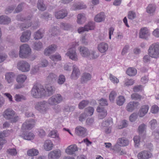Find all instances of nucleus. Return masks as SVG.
Returning a JSON list of instances; mask_svg holds the SVG:
<instances>
[{
	"instance_id": "obj_1",
	"label": "nucleus",
	"mask_w": 159,
	"mask_h": 159,
	"mask_svg": "<svg viewBox=\"0 0 159 159\" xmlns=\"http://www.w3.org/2000/svg\"><path fill=\"white\" fill-rule=\"evenodd\" d=\"M31 94L35 98L42 97L45 96V90L40 85H34L31 91Z\"/></svg>"
},
{
	"instance_id": "obj_2",
	"label": "nucleus",
	"mask_w": 159,
	"mask_h": 159,
	"mask_svg": "<svg viewBox=\"0 0 159 159\" xmlns=\"http://www.w3.org/2000/svg\"><path fill=\"white\" fill-rule=\"evenodd\" d=\"M15 115V112L10 108L6 109L3 113L4 117L12 123L16 122L19 120L18 116Z\"/></svg>"
},
{
	"instance_id": "obj_3",
	"label": "nucleus",
	"mask_w": 159,
	"mask_h": 159,
	"mask_svg": "<svg viewBox=\"0 0 159 159\" xmlns=\"http://www.w3.org/2000/svg\"><path fill=\"white\" fill-rule=\"evenodd\" d=\"M31 52V49L28 44H23L20 46L19 52L20 57L27 58L30 55Z\"/></svg>"
},
{
	"instance_id": "obj_4",
	"label": "nucleus",
	"mask_w": 159,
	"mask_h": 159,
	"mask_svg": "<svg viewBox=\"0 0 159 159\" xmlns=\"http://www.w3.org/2000/svg\"><path fill=\"white\" fill-rule=\"evenodd\" d=\"M63 100V98L61 95L59 93H57L50 97L48 102L50 105H56L61 102Z\"/></svg>"
},
{
	"instance_id": "obj_5",
	"label": "nucleus",
	"mask_w": 159,
	"mask_h": 159,
	"mask_svg": "<svg viewBox=\"0 0 159 159\" xmlns=\"http://www.w3.org/2000/svg\"><path fill=\"white\" fill-rule=\"evenodd\" d=\"M148 51L150 57L155 58H157L159 54V44H152L150 46Z\"/></svg>"
},
{
	"instance_id": "obj_6",
	"label": "nucleus",
	"mask_w": 159,
	"mask_h": 159,
	"mask_svg": "<svg viewBox=\"0 0 159 159\" xmlns=\"http://www.w3.org/2000/svg\"><path fill=\"white\" fill-rule=\"evenodd\" d=\"M17 67L21 71L27 72L30 70V65L26 61H21L18 63Z\"/></svg>"
},
{
	"instance_id": "obj_7",
	"label": "nucleus",
	"mask_w": 159,
	"mask_h": 159,
	"mask_svg": "<svg viewBox=\"0 0 159 159\" xmlns=\"http://www.w3.org/2000/svg\"><path fill=\"white\" fill-rule=\"evenodd\" d=\"M95 27V23L93 21H90L84 27L80 28L78 29V32L79 33H81L85 31H89V30H92L94 29Z\"/></svg>"
},
{
	"instance_id": "obj_8",
	"label": "nucleus",
	"mask_w": 159,
	"mask_h": 159,
	"mask_svg": "<svg viewBox=\"0 0 159 159\" xmlns=\"http://www.w3.org/2000/svg\"><path fill=\"white\" fill-rule=\"evenodd\" d=\"M61 155V151L57 149L50 152L48 155V159H58Z\"/></svg>"
},
{
	"instance_id": "obj_9",
	"label": "nucleus",
	"mask_w": 159,
	"mask_h": 159,
	"mask_svg": "<svg viewBox=\"0 0 159 159\" xmlns=\"http://www.w3.org/2000/svg\"><path fill=\"white\" fill-rule=\"evenodd\" d=\"M46 103L45 101L37 102L35 106V109L40 112L44 113L46 110Z\"/></svg>"
},
{
	"instance_id": "obj_10",
	"label": "nucleus",
	"mask_w": 159,
	"mask_h": 159,
	"mask_svg": "<svg viewBox=\"0 0 159 159\" xmlns=\"http://www.w3.org/2000/svg\"><path fill=\"white\" fill-rule=\"evenodd\" d=\"M75 132L77 135L82 137H85L87 135V129L81 126H78L75 128Z\"/></svg>"
},
{
	"instance_id": "obj_11",
	"label": "nucleus",
	"mask_w": 159,
	"mask_h": 159,
	"mask_svg": "<svg viewBox=\"0 0 159 159\" xmlns=\"http://www.w3.org/2000/svg\"><path fill=\"white\" fill-rule=\"evenodd\" d=\"M152 156V154L149 151H143L139 152L137 155L139 159H148Z\"/></svg>"
},
{
	"instance_id": "obj_12",
	"label": "nucleus",
	"mask_w": 159,
	"mask_h": 159,
	"mask_svg": "<svg viewBox=\"0 0 159 159\" xmlns=\"http://www.w3.org/2000/svg\"><path fill=\"white\" fill-rule=\"evenodd\" d=\"M139 103L138 102H130L127 105L126 109L127 111L132 112L135 109L139 107Z\"/></svg>"
},
{
	"instance_id": "obj_13",
	"label": "nucleus",
	"mask_w": 159,
	"mask_h": 159,
	"mask_svg": "<svg viewBox=\"0 0 159 159\" xmlns=\"http://www.w3.org/2000/svg\"><path fill=\"white\" fill-rule=\"evenodd\" d=\"M31 32L29 30H27L22 33L20 38V41L22 42H26L30 39Z\"/></svg>"
},
{
	"instance_id": "obj_14",
	"label": "nucleus",
	"mask_w": 159,
	"mask_h": 159,
	"mask_svg": "<svg viewBox=\"0 0 159 159\" xmlns=\"http://www.w3.org/2000/svg\"><path fill=\"white\" fill-rule=\"evenodd\" d=\"M66 54L73 60L77 61L78 60L77 55L75 48L70 49Z\"/></svg>"
},
{
	"instance_id": "obj_15",
	"label": "nucleus",
	"mask_w": 159,
	"mask_h": 159,
	"mask_svg": "<svg viewBox=\"0 0 159 159\" xmlns=\"http://www.w3.org/2000/svg\"><path fill=\"white\" fill-rule=\"evenodd\" d=\"M68 14V11L66 9H62L55 13L56 17L58 19H63Z\"/></svg>"
},
{
	"instance_id": "obj_16",
	"label": "nucleus",
	"mask_w": 159,
	"mask_h": 159,
	"mask_svg": "<svg viewBox=\"0 0 159 159\" xmlns=\"http://www.w3.org/2000/svg\"><path fill=\"white\" fill-rule=\"evenodd\" d=\"M73 70L70 76L71 79H77L80 75V71L78 67L75 65L73 66Z\"/></svg>"
},
{
	"instance_id": "obj_17",
	"label": "nucleus",
	"mask_w": 159,
	"mask_h": 159,
	"mask_svg": "<svg viewBox=\"0 0 159 159\" xmlns=\"http://www.w3.org/2000/svg\"><path fill=\"white\" fill-rule=\"evenodd\" d=\"M150 33L146 28L141 29L139 34V37L140 38L147 39Z\"/></svg>"
},
{
	"instance_id": "obj_18",
	"label": "nucleus",
	"mask_w": 159,
	"mask_h": 159,
	"mask_svg": "<svg viewBox=\"0 0 159 159\" xmlns=\"http://www.w3.org/2000/svg\"><path fill=\"white\" fill-rule=\"evenodd\" d=\"M80 53L82 56L88 57L90 55V52L88 49L84 46H80L78 48Z\"/></svg>"
},
{
	"instance_id": "obj_19",
	"label": "nucleus",
	"mask_w": 159,
	"mask_h": 159,
	"mask_svg": "<svg viewBox=\"0 0 159 159\" xmlns=\"http://www.w3.org/2000/svg\"><path fill=\"white\" fill-rule=\"evenodd\" d=\"M78 150V148L76 145H70L66 149V152L69 155H72L74 153Z\"/></svg>"
},
{
	"instance_id": "obj_20",
	"label": "nucleus",
	"mask_w": 159,
	"mask_h": 159,
	"mask_svg": "<svg viewBox=\"0 0 159 159\" xmlns=\"http://www.w3.org/2000/svg\"><path fill=\"white\" fill-rule=\"evenodd\" d=\"M45 90V96H49L53 94L55 92V88L52 86L50 85H47Z\"/></svg>"
},
{
	"instance_id": "obj_21",
	"label": "nucleus",
	"mask_w": 159,
	"mask_h": 159,
	"mask_svg": "<svg viewBox=\"0 0 159 159\" xmlns=\"http://www.w3.org/2000/svg\"><path fill=\"white\" fill-rule=\"evenodd\" d=\"M31 16H30L24 19V20L27 21V24L26 23H20V28L21 30H24L31 26V23L30 22V21H28L31 19Z\"/></svg>"
},
{
	"instance_id": "obj_22",
	"label": "nucleus",
	"mask_w": 159,
	"mask_h": 159,
	"mask_svg": "<svg viewBox=\"0 0 159 159\" xmlns=\"http://www.w3.org/2000/svg\"><path fill=\"white\" fill-rule=\"evenodd\" d=\"M106 16L105 13L102 12L96 15L94 18V20L97 22H101L105 20Z\"/></svg>"
},
{
	"instance_id": "obj_23",
	"label": "nucleus",
	"mask_w": 159,
	"mask_h": 159,
	"mask_svg": "<svg viewBox=\"0 0 159 159\" xmlns=\"http://www.w3.org/2000/svg\"><path fill=\"white\" fill-rule=\"evenodd\" d=\"M149 107L148 105H144L141 107L138 115L140 117H142L144 116L148 112Z\"/></svg>"
},
{
	"instance_id": "obj_24",
	"label": "nucleus",
	"mask_w": 159,
	"mask_h": 159,
	"mask_svg": "<svg viewBox=\"0 0 159 159\" xmlns=\"http://www.w3.org/2000/svg\"><path fill=\"white\" fill-rule=\"evenodd\" d=\"M108 46L107 43H101L98 46V49L99 51L102 53L105 52L108 50Z\"/></svg>"
},
{
	"instance_id": "obj_25",
	"label": "nucleus",
	"mask_w": 159,
	"mask_h": 159,
	"mask_svg": "<svg viewBox=\"0 0 159 159\" xmlns=\"http://www.w3.org/2000/svg\"><path fill=\"white\" fill-rule=\"evenodd\" d=\"M57 48L55 44H52L48 48H46L44 53L46 55H49L50 54L54 52Z\"/></svg>"
},
{
	"instance_id": "obj_26",
	"label": "nucleus",
	"mask_w": 159,
	"mask_h": 159,
	"mask_svg": "<svg viewBox=\"0 0 159 159\" xmlns=\"http://www.w3.org/2000/svg\"><path fill=\"white\" fill-rule=\"evenodd\" d=\"M91 75L89 73H85L83 74L81 79V82L82 84L86 83L91 80Z\"/></svg>"
},
{
	"instance_id": "obj_27",
	"label": "nucleus",
	"mask_w": 159,
	"mask_h": 159,
	"mask_svg": "<svg viewBox=\"0 0 159 159\" xmlns=\"http://www.w3.org/2000/svg\"><path fill=\"white\" fill-rule=\"evenodd\" d=\"M86 18L83 13L79 14L77 16V22L79 24H82L86 21Z\"/></svg>"
},
{
	"instance_id": "obj_28",
	"label": "nucleus",
	"mask_w": 159,
	"mask_h": 159,
	"mask_svg": "<svg viewBox=\"0 0 159 159\" xmlns=\"http://www.w3.org/2000/svg\"><path fill=\"white\" fill-rule=\"evenodd\" d=\"M57 79V76L55 74L51 73H50L47 77V81L50 83H54L56 81Z\"/></svg>"
},
{
	"instance_id": "obj_29",
	"label": "nucleus",
	"mask_w": 159,
	"mask_h": 159,
	"mask_svg": "<svg viewBox=\"0 0 159 159\" xmlns=\"http://www.w3.org/2000/svg\"><path fill=\"white\" fill-rule=\"evenodd\" d=\"M146 129V125L143 124L139 125L138 128L139 135L140 136H143V139H144L145 137V131Z\"/></svg>"
},
{
	"instance_id": "obj_30",
	"label": "nucleus",
	"mask_w": 159,
	"mask_h": 159,
	"mask_svg": "<svg viewBox=\"0 0 159 159\" xmlns=\"http://www.w3.org/2000/svg\"><path fill=\"white\" fill-rule=\"evenodd\" d=\"M15 76L14 74L12 72L7 73L5 74V79L9 84L12 82Z\"/></svg>"
},
{
	"instance_id": "obj_31",
	"label": "nucleus",
	"mask_w": 159,
	"mask_h": 159,
	"mask_svg": "<svg viewBox=\"0 0 159 159\" xmlns=\"http://www.w3.org/2000/svg\"><path fill=\"white\" fill-rule=\"evenodd\" d=\"M21 136L25 139L30 140L33 139L34 137V134L31 132H24Z\"/></svg>"
},
{
	"instance_id": "obj_32",
	"label": "nucleus",
	"mask_w": 159,
	"mask_h": 159,
	"mask_svg": "<svg viewBox=\"0 0 159 159\" xmlns=\"http://www.w3.org/2000/svg\"><path fill=\"white\" fill-rule=\"evenodd\" d=\"M44 147L46 150L47 151L50 150L52 149L53 143L50 140H46L44 142Z\"/></svg>"
},
{
	"instance_id": "obj_33",
	"label": "nucleus",
	"mask_w": 159,
	"mask_h": 159,
	"mask_svg": "<svg viewBox=\"0 0 159 159\" xmlns=\"http://www.w3.org/2000/svg\"><path fill=\"white\" fill-rule=\"evenodd\" d=\"M43 48L42 43L40 41H36L33 43L32 48L34 50L37 51L40 50Z\"/></svg>"
},
{
	"instance_id": "obj_34",
	"label": "nucleus",
	"mask_w": 159,
	"mask_h": 159,
	"mask_svg": "<svg viewBox=\"0 0 159 159\" xmlns=\"http://www.w3.org/2000/svg\"><path fill=\"white\" fill-rule=\"evenodd\" d=\"M37 7L38 9L42 11H45L47 8L46 6L44 3L43 0H38Z\"/></svg>"
},
{
	"instance_id": "obj_35",
	"label": "nucleus",
	"mask_w": 159,
	"mask_h": 159,
	"mask_svg": "<svg viewBox=\"0 0 159 159\" xmlns=\"http://www.w3.org/2000/svg\"><path fill=\"white\" fill-rule=\"evenodd\" d=\"M43 31L39 30L35 32L34 35V38L35 40H38L42 38L43 36Z\"/></svg>"
},
{
	"instance_id": "obj_36",
	"label": "nucleus",
	"mask_w": 159,
	"mask_h": 159,
	"mask_svg": "<svg viewBox=\"0 0 159 159\" xmlns=\"http://www.w3.org/2000/svg\"><path fill=\"white\" fill-rule=\"evenodd\" d=\"M33 126L34 125L31 124L30 121H27L23 124L22 128V129L25 130H30Z\"/></svg>"
},
{
	"instance_id": "obj_37",
	"label": "nucleus",
	"mask_w": 159,
	"mask_h": 159,
	"mask_svg": "<svg viewBox=\"0 0 159 159\" xmlns=\"http://www.w3.org/2000/svg\"><path fill=\"white\" fill-rule=\"evenodd\" d=\"M11 21V19L6 16H0V23L2 24H7Z\"/></svg>"
},
{
	"instance_id": "obj_38",
	"label": "nucleus",
	"mask_w": 159,
	"mask_h": 159,
	"mask_svg": "<svg viewBox=\"0 0 159 159\" xmlns=\"http://www.w3.org/2000/svg\"><path fill=\"white\" fill-rule=\"evenodd\" d=\"M156 9V7L155 5L149 4L146 8V11L149 14H152L155 11Z\"/></svg>"
},
{
	"instance_id": "obj_39",
	"label": "nucleus",
	"mask_w": 159,
	"mask_h": 159,
	"mask_svg": "<svg viewBox=\"0 0 159 159\" xmlns=\"http://www.w3.org/2000/svg\"><path fill=\"white\" fill-rule=\"evenodd\" d=\"M126 73L129 76H133L137 74V70L133 67L128 68L126 71Z\"/></svg>"
},
{
	"instance_id": "obj_40",
	"label": "nucleus",
	"mask_w": 159,
	"mask_h": 159,
	"mask_svg": "<svg viewBox=\"0 0 159 159\" xmlns=\"http://www.w3.org/2000/svg\"><path fill=\"white\" fill-rule=\"evenodd\" d=\"M27 79V76L25 75H19L16 78V81L19 84H23Z\"/></svg>"
},
{
	"instance_id": "obj_41",
	"label": "nucleus",
	"mask_w": 159,
	"mask_h": 159,
	"mask_svg": "<svg viewBox=\"0 0 159 159\" xmlns=\"http://www.w3.org/2000/svg\"><path fill=\"white\" fill-rule=\"evenodd\" d=\"M39 153L38 150L35 148H32L28 150L27 152V155L30 156L37 155Z\"/></svg>"
},
{
	"instance_id": "obj_42",
	"label": "nucleus",
	"mask_w": 159,
	"mask_h": 159,
	"mask_svg": "<svg viewBox=\"0 0 159 159\" xmlns=\"http://www.w3.org/2000/svg\"><path fill=\"white\" fill-rule=\"evenodd\" d=\"M125 97L122 96H119L116 99V104L119 106H121L125 102Z\"/></svg>"
},
{
	"instance_id": "obj_43",
	"label": "nucleus",
	"mask_w": 159,
	"mask_h": 159,
	"mask_svg": "<svg viewBox=\"0 0 159 159\" xmlns=\"http://www.w3.org/2000/svg\"><path fill=\"white\" fill-rule=\"evenodd\" d=\"M94 109L92 107H89L85 110L84 113L87 116H92L93 113Z\"/></svg>"
},
{
	"instance_id": "obj_44",
	"label": "nucleus",
	"mask_w": 159,
	"mask_h": 159,
	"mask_svg": "<svg viewBox=\"0 0 159 159\" xmlns=\"http://www.w3.org/2000/svg\"><path fill=\"white\" fill-rule=\"evenodd\" d=\"M118 142L120 144V146H126L129 143L128 140L124 138H119L118 140Z\"/></svg>"
},
{
	"instance_id": "obj_45",
	"label": "nucleus",
	"mask_w": 159,
	"mask_h": 159,
	"mask_svg": "<svg viewBox=\"0 0 159 159\" xmlns=\"http://www.w3.org/2000/svg\"><path fill=\"white\" fill-rule=\"evenodd\" d=\"M61 28L64 30H68L71 27V25L68 23H61L60 25Z\"/></svg>"
},
{
	"instance_id": "obj_46",
	"label": "nucleus",
	"mask_w": 159,
	"mask_h": 159,
	"mask_svg": "<svg viewBox=\"0 0 159 159\" xmlns=\"http://www.w3.org/2000/svg\"><path fill=\"white\" fill-rule=\"evenodd\" d=\"M99 56V54L97 53L95 51L92 50L90 52V55L89 57H90V59H94L98 58Z\"/></svg>"
},
{
	"instance_id": "obj_47",
	"label": "nucleus",
	"mask_w": 159,
	"mask_h": 159,
	"mask_svg": "<svg viewBox=\"0 0 159 159\" xmlns=\"http://www.w3.org/2000/svg\"><path fill=\"white\" fill-rule=\"evenodd\" d=\"M89 103L88 101L87 100H83L79 104V107L80 109H83L87 106Z\"/></svg>"
},
{
	"instance_id": "obj_48",
	"label": "nucleus",
	"mask_w": 159,
	"mask_h": 159,
	"mask_svg": "<svg viewBox=\"0 0 159 159\" xmlns=\"http://www.w3.org/2000/svg\"><path fill=\"white\" fill-rule=\"evenodd\" d=\"M132 100H140L142 98L141 95L138 93H135L132 94L131 96Z\"/></svg>"
},
{
	"instance_id": "obj_49",
	"label": "nucleus",
	"mask_w": 159,
	"mask_h": 159,
	"mask_svg": "<svg viewBox=\"0 0 159 159\" xmlns=\"http://www.w3.org/2000/svg\"><path fill=\"white\" fill-rule=\"evenodd\" d=\"M66 80L65 76L63 75H60L58 77V79L57 80V83L59 84H63Z\"/></svg>"
},
{
	"instance_id": "obj_50",
	"label": "nucleus",
	"mask_w": 159,
	"mask_h": 159,
	"mask_svg": "<svg viewBox=\"0 0 159 159\" xmlns=\"http://www.w3.org/2000/svg\"><path fill=\"white\" fill-rule=\"evenodd\" d=\"M117 96L116 93L114 91H112L109 95V99L111 102H113L116 97Z\"/></svg>"
},
{
	"instance_id": "obj_51",
	"label": "nucleus",
	"mask_w": 159,
	"mask_h": 159,
	"mask_svg": "<svg viewBox=\"0 0 159 159\" xmlns=\"http://www.w3.org/2000/svg\"><path fill=\"white\" fill-rule=\"evenodd\" d=\"M141 137L143 138V136H140V135L139 136H135L134 137L133 140L136 147H138L139 146Z\"/></svg>"
},
{
	"instance_id": "obj_52",
	"label": "nucleus",
	"mask_w": 159,
	"mask_h": 159,
	"mask_svg": "<svg viewBox=\"0 0 159 159\" xmlns=\"http://www.w3.org/2000/svg\"><path fill=\"white\" fill-rule=\"evenodd\" d=\"M128 17L129 19L132 20L136 17V14L134 11H130L128 12Z\"/></svg>"
},
{
	"instance_id": "obj_53",
	"label": "nucleus",
	"mask_w": 159,
	"mask_h": 159,
	"mask_svg": "<svg viewBox=\"0 0 159 159\" xmlns=\"http://www.w3.org/2000/svg\"><path fill=\"white\" fill-rule=\"evenodd\" d=\"M85 7V6H83L80 4L79 5L74 4L72 6V9L74 10H77L81 9Z\"/></svg>"
},
{
	"instance_id": "obj_54",
	"label": "nucleus",
	"mask_w": 159,
	"mask_h": 159,
	"mask_svg": "<svg viewBox=\"0 0 159 159\" xmlns=\"http://www.w3.org/2000/svg\"><path fill=\"white\" fill-rule=\"evenodd\" d=\"M15 100L17 102H20L23 100H25L26 98L24 96L19 94H16L15 96Z\"/></svg>"
},
{
	"instance_id": "obj_55",
	"label": "nucleus",
	"mask_w": 159,
	"mask_h": 159,
	"mask_svg": "<svg viewBox=\"0 0 159 159\" xmlns=\"http://www.w3.org/2000/svg\"><path fill=\"white\" fill-rule=\"evenodd\" d=\"M16 6L14 5L9 6L5 10V13L7 14L11 12L14 10Z\"/></svg>"
},
{
	"instance_id": "obj_56",
	"label": "nucleus",
	"mask_w": 159,
	"mask_h": 159,
	"mask_svg": "<svg viewBox=\"0 0 159 159\" xmlns=\"http://www.w3.org/2000/svg\"><path fill=\"white\" fill-rule=\"evenodd\" d=\"M150 125L151 126V129H153L157 126V120L155 119H153L149 122Z\"/></svg>"
},
{
	"instance_id": "obj_57",
	"label": "nucleus",
	"mask_w": 159,
	"mask_h": 159,
	"mask_svg": "<svg viewBox=\"0 0 159 159\" xmlns=\"http://www.w3.org/2000/svg\"><path fill=\"white\" fill-rule=\"evenodd\" d=\"M48 62L46 59L42 60L40 63L39 64L40 67H45L48 65Z\"/></svg>"
},
{
	"instance_id": "obj_58",
	"label": "nucleus",
	"mask_w": 159,
	"mask_h": 159,
	"mask_svg": "<svg viewBox=\"0 0 159 159\" xmlns=\"http://www.w3.org/2000/svg\"><path fill=\"white\" fill-rule=\"evenodd\" d=\"M134 83V81L132 79H126L125 80V85L127 86L133 85Z\"/></svg>"
},
{
	"instance_id": "obj_59",
	"label": "nucleus",
	"mask_w": 159,
	"mask_h": 159,
	"mask_svg": "<svg viewBox=\"0 0 159 159\" xmlns=\"http://www.w3.org/2000/svg\"><path fill=\"white\" fill-rule=\"evenodd\" d=\"M137 114L135 113H133L130 116L129 119L131 122H133L135 121L137 119Z\"/></svg>"
},
{
	"instance_id": "obj_60",
	"label": "nucleus",
	"mask_w": 159,
	"mask_h": 159,
	"mask_svg": "<svg viewBox=\"0 0 159 159\" xmlns=\"http://www.w3.org/2000/svg\"><path fill=\"white\" fill-rule=\"evenodd\" d=\"M99 103L102 106H107L108 103L106 99L101 98L99 101Z\"/></svg>"
},
{
	"instance_id": "obj_61",
	"label": "nucleus",
	"mask_w": 159,
	"mask_h": 159,
	"mask_svg": "<svg viewBox=\"0 0 159 159\" xmlns=\"http://www.w3.org/2000/svg\"><path fill=\"white\" fill-rule=\"evenodd\" d=\"M110 80L113 83H118L119 82V80L111 74L110 75Z\"/></svg>"
},
{
	"instance_id": "obj_62",
	"label": "nucleus",
	"mask_w": 159,
	"mask_h": 159,
	"mask_svg": "<svg viewBox=\"0 0 159 159\" xmlns=\"http://www.w3.org/2000/svg\"><path fill=\"white\" fill-rule=\"evenodd\" d=\"M9 54L12 57H16L18 56L17 51L15 50H12L10 52Z\"/></svg>"
},
{
	"instance_id": "obj_63",
	"label": "nucleus",
	"mask_w": 159,
	"mask_h": 159,
	"mask_svg": "<svg viewBox=\"0 0 159 159\" xmlns=\"http://www.w3.org/2000/svg\"><path fill=\"white\" fill-rule=\"evenodd\" d=\"M39 66L36 65L34 67L31 69V73L33 74L36 73L39 70Z\"/></svg>"
},
{
	"instance_id": "obj_64",
	"label": "nucleus",
	"mask_w": 159,
	"mask_h": 159,
	"mask_svg": "<svg viewBox=\"0 0 159 159\" xmlns=\"http://www.w3.org/2000/svg\"><path fill=\"white\" fill-rule=\"evenodd\" d=\"M143 89V86L141 85L135 86L133 88V90L135 92H138L142 90Z\"/></svg>"
}]
</instances>
